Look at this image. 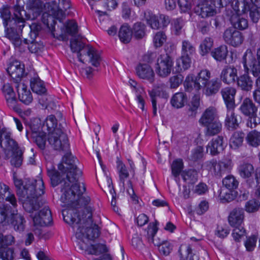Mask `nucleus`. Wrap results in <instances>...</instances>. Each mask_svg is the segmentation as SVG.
Segmentation results:
<instances>
[{
	"label": "nucleus",
	"instance_id": "nucleus-1",
	"mask_svg": "<svg viewBox=\"0 0 260 260\" xmlns=\"http://www.w3.org/2000/svg\"><path fill=\"white\" fill-rule=\"evenodd\" d=\"M77 159L71 153H67L62 157L58 169L61 173L64 183L61 188V201L67 207L62 211V215L66 211H73V217L77 216V210L83 208L90 202L88 196H83L85 191L84 183H80L78 180L82 175L81 171L77 167Z\"/></svg>",
	"mask_w": 260,
	"mask_h": 260
},
{
	"label": "nucleus",
	"instance_id": "nucleus-2",
	"mask_svg": "<svg viewBox=\"0 0 260 260\" xmlns=\"http://www.w3.org/2000/svg\"><path fill=\"white\" fill-rule=\"evenodd\" d=\"M73 212L72 210L66 211L63 213V219L66 222L72 225L76 237L78 239L80 249L85 250L87 246L85 240H93L99 236L98 226L93 224L90 207H87L83 210L82 217L80 215L73 217Z\"/></svg>",
	"mask_w": 260,
	"mask_h": 260
},
{
	"label": "nucleus",
	"instance_id": "nucleus-3",
	"mask_svg": "<svg viewBox=\"0 0 260 260\" xmlns=\"http://www.w3.org/2000/svg\"><path fill=\"white\" fill-rule=\"evenodd\" d=\"M14 184L17 188V194L23 203L24 210L32 213L40 208L38 198L45 192L44 183L42 178L38 176L33 181L26 180L23 184L21 180L15 179Z\"/></svg>",
	"mask_w": 260,
	"mask_h": 260
},
{
	"label": "nucleus",
	"instance_id": "nucleus-4",
	"mask_svg": "<svg viewBox=\"0 0 260 260\" xmlns=\"http://www.w3.org/2000/svg\"><path fill=\"white\" fill-rule=\"evenodd\" d=\"M12 9L14 14L12 19H11V12L8 8L4 7L0 10V17L3 20L6 32L8 29L12 27H18L19 30H21L25 26V20L30 18V16L26 14L24 9L23 3H20V1H17Z\"/></svg>",
	"mask_w": 260,
	"mask_h": 260
},
{
	"label": "nucleus",
	"instance_id": "nucleus-5",
	"mask_svg": "<svg viewBox=\"0 0 260 260\" xmlns=\"http://www.w3.org/2000/svg\"><path fill=\"white\" fill-rule=\"evenodd\" d=\"M81 39L80 36H75L71 39L70 47L72 51L77 53V57L81 62L84 63L88 59V61L93 66L98 67L102 60L100 53L91 46H85Z\"/></svg>",
	"mask_w": 260,
	"mask_h": 260
},
{
	"label": "nucleus",
	"instance_id": "nucleus-6",
	"mask_svg": "<svg viewBox=\"0 0 260 260\" xmlns=\"http://www.w3.org/2000/svg\"><path fill=\"white\" fill-rule=\"evenodd\" d=\"M44 7L47 9L49 13V14L47 15V21H44V23H46L47 27L54 36L55 22L53 18L59 21L65 18L67 11L71 7V0H58V3L52 1L47 3Z\"/></svg>",
	"mask_w": 260,
	"mask_h": 260
},
{
	"label": "nucleus",
	"instance_id": "nucleus-7",
	"mask_svg": "<svg viewBox=\"0 0 260 260\" xmlns=\"http://www.w3.org/2000/svg\"><path fill=\"white\" fill-rule=\"evenodd\" d=\"M33 220L34 228L32 229L35 234L40 239H47L49 236L46 233H43L41 229L39 227L51 225L52 222L51 212L48 207L45 206L42 208L38 215H31Z\"/></svg>",
	"mask_w": 260,
	"mask_h": 260
},
{
	"label": "nucleus",
	"instance_id": "nucleus-8",
	"mask_svg": "<svg viewBox=\"0 0 260 260\" xmlns=\"http://www.w3.org/2000/svg\"><path fill=\"white\" fill-rule=\"evenodd\" d=\"M210 78L211 72L207 69H203L196 77L192 74L188 75L184 82V87L189 92L192 91L193 86L199 91L210 80Z\"/></svg>",
	"mask_w": 260,
	"mask_h": 260
},
{
	"label": "nucleus",
	"instance_id": "nucleus-9",
	"mask_svg": "<svg viewBox=\"0 0 260 260\" xmlns=\"http://www.w3.org/2000/svg\"><path fill=\"white\" fill-rule=\"evenodd\" d=\"M47 140L51 147L59 152H66L69 149V139L65 129L48 134Z\"/></svg>",
	"mask_w": 260,
	"mask_h": 260
},
{
	"label": "nucleus",
	"instance_id": "nucleus-10",
	"mask_svg": "<svg viewBox=\"0 0 260 260\" xmlns=\"http://www.w3.org/2000/svg\"><path fill=\"white\" fill-rule=\"evenodd\" d=\"M235 10L239 12H249L250 17L253 22H257L260 17V0H237Z\"/></svg>",
	"mask_w": 260,
	"mask_h": 260
},
{
	"label": "nucleus",
	"instance_id": "nucleus-11",
	"mask_svg": "<svg viewBox=\"0 0 260 260\" xmlns=\"http://www.w3.org/2000/svg\"><path fill=\"white\" fill-rule=\"evenodd\" d=\"M205 167L211 174L220 177L231 170L232 162L230 159H224L218 162L216 159H212L205 163Z\"/></svg>",
	"mask_w": 260,
	"mask_h": 260
},
{
	"label": "nucleus",
	"instance_id": "nucleus-12",
	"mask_svg": "<svg viewBox=\"0 0 260 260\" xmlns=\"http://www.w3.org/2000/svg\"><path fill=\"white\" fill-rule=\"evenodd\" d=\"M173 61L168 54L159 55L155 63V71L160 77L166 78L169 76L173 69Z\"/></svg>",
	"mask_w": 260,
	"mask_h": 260
},
{
	"label": "nucleus",
	"instance_id": "nucleus-13",
	"mask_svg": "<svg viewBox=\"0 0 260 260\" xmlns=\"http://www.w3.org/2000/svg\"><path fill=\"white\" fill-rule=\"evenodd\" d=\"M242 63L244 69L247 71L248 67L251 68L253 75L254 76H260V48L257 49L256 52V59H255L251 50L246 51L242 57Z\"/></svg>",
	"mask_w": 260,
	"mask_h": 260
},
{
	"label": "nucleus",
	"instance_id": "nucleus-14",
	"mask_svg": "<svg viewBox=\"0 0 260 260\" xmlns=\"http://www.w3.org/2000/svg\"><path fill=\"white\" fill-rule=\"evenodd\" d=\"M144 17L147 24L153 29L166 27L170 22L168 16L163 14L156 15L149 11L145 13Z\"/></svg>",
	"mask_w": 260,
	"mask_h": 260
},
{
	"label": "nucleus",
	"instance_id": "nucleus-15",
	"mask_svg": "<svg viewBox=\"0 0 260 260\" xmlns=\"http://www.w3.org/2000/svg\"><path fill=\"white\" fill-rule=\"evenodd\" d=\"M22 31L19 30L18 27H12L10 29H8L6 32L7 38L12 42L16 49L20 52L25 51L26 45L28 44V39H24L23 41L20 38L18 32Z\"/></svg>",
	"mask_w": 260,
	"mask_h": 260
},
{
	"label": "nucleus",
	"instance_id": "nucleus-16",
	"mask_svg": "<svg viewBox=\"0 0 260 260\" xmlns=\"http://www.w3.org/2000/svg\"><path fill=\"white\" fill-rule=\"evenodd\" d=\"M222 38L226 44L235 47L240 45L244 40L242 33L233 27L226 29Z\"/></svg>",
	"mask_w": 260,
	"mask_h": 260
},
{
	"label": "nucleus",
	"instance_id": "nucleus-17",
	"mask_svg": "<svg viewBox=\"0 0 260 260\" xmlns=\"http://www.w3.org/2000/svg\"><path fill=\"white\" fill-rule=\"evenodd\" d=\"M137 75L141 79L152 84L155 81V72L148 63H139L136 68Z\"/></svg>",
	"mask_w": 260,
	"mask_h": 260
},
{
	"label": "nucleus",
	"instance_id": "nucleus-18",
	"mask_svg": "<svg viewBox=\"0 0 260 260\" xmlns=\"http://www.w3.org/2000/svg\"><path fill=\"white\" fill-rule=\"evenodd\" d=\"M7 72L11 78L16 81V83H18V81L24 73V64L17 60L13 61L9 64Z\"/></svg>",
	"mask_w": 260,
	"mask_h": 260
},
{
	"label": "nucleus",
	"instance_id": "nucleus-19",
	"mask_svg": "<svg viewBox=\"0 0 260 260\" xmlns=\"http://www.w3.org/2000/svg\"><path fill=\"white\" fill-rule=\"evenodd\" d=\"M16 88L20 102L25 105H29L32 101L31 93L27 86L23 82L17 83Z\"/></svg>",
	"mask_w": 260,
	"mask_h": 260
},
{
	"label": "nucleus",
	"instance_id": "nucleus-20",
	"mask_svg": "<svg viewBox=\"0 0 260 260\" xmlns=\"http://www.w3.org/2000/svg\"><path fill=\"white\" fill-rule=\"evenodd\" d=\"M6 201L9 202L14 208L17 206V201L15 194L11 192L8 186L0 182V202Z\"/></svg>",
	"mask_w": 260,
	"mask_h": 260
},
{
	"label": "nucleus",
	"instance_id": "nucleus-21",
	"mask_svg": "<svg viewBox=\"0 0 260 260\" xmlns=\"http://www.w3.org/2000/svg\"><path fill=\"white\" fill-rule=\"evenodd\" d=\"M217 119L218 115L217 109L214 107H209L203 112L199 122L203 126Z\"/></svg>",
	"mask_w": 260,
	"mask_h": 260
},
{
	"label": "nucleus",
	"instance_id": "nucleus-22",
	"mask_svg": "<svg viewBox=\"0 0 260 260\" xmlns=\"http://www.w3.org/2000/svg\"><path fill=\"white\" fill-rule=\"evenodd\" d=\"M244 219V211L243 209L236 208L230 213L228 221L232 227L242 225Z\"/></svg>",
	"mask_w": 260,
	"mask_h": 260
},
{
	"label": "nucleus",
	"instance_id": "nucleus-23",
	"mask_svg": "<svg viewBox=\"0 0 260 260\" xmlns=\"http://www.w3.org/2000/svg\"><path fill=\"white\" fill-rule=\"evenodd\" d=\"M220 79L226 84H230L235 82L237 79V69L232 66H226L221 73Z\"/></svg>",
	"mask_w": 260,
	"mask_h": 260
},
{
	"label": "nucleus",
	"instance_id": "nucleus-24",
	"mask_svg": "<svg viewBox=\"0 0 260 260\" xmlns=\"http://www.w3.org/2000/svg\"><path fill=\"white\" fill-rule=\"evenodd\" d=\"M0 146L4 149L12 151V152L20 149L16 141L11 137V133L10 131L4 134V137L0 141Z\"/></svg>",
	"mask_w": 260,
	"mask_h": 260
},
{
	"label": "nucleus",
	"instance_id": "nucleus-25",
	"mask_svg": "<svg viewBox=\"0 0 260 260\" xmlns=\"http://www.w3.org/2000/svg\"><path fill=\"white\" fill-rule=\"evenodd\" d=\"M234 9L237 13L232 15L231 18V22L233 28L235 29H239L240 30H244L248 27V23L247 20L240 15L242 12H239L235 10V5Z\"/></svg>",
	"mask_w": 260,
	"mask_h": 260
},
{
	"label": "nucleus",
	"instance_id": "nucleus-26",
	"mask_svg": "<svg viewBox=\"0 0 260 260\" xmlns=\"http://www.w3.org/2000/svg\"><path fill=\"white\" fill-rule=\"evenodd\" d=\"M167 86L164 83H158L155 84L151 90L148 91L151 100H156V96L167 99L169 97L167 91Z\"/></svg>",
	"mask_w": 260,
	"mask_h": 260
},
{
	"label": "nucleus",
	"instance_id": "nucleus-27",
	"mask_svg": "<svg viewBox=\"0 0 260 260\" xmlns=\"http://www.w3.org/2000/svg\"><path fill=\"white\" fill-rule=\"evenodd\" d=\"M2 91L8 106L14 109L17 100L12 87L9 83L5 84L2 88Z\"/></svg>",
	"mask_w": 260,
	"mask_h": 260
},
{
	"label": "nucleus",
	"instance_id": "nucleus-28",
	"mask_svg": "<svg viewBox=\"0 0 260 260\" xmlns=\"http://www.w3.org/2000/svg\"><path fill=\"white\" fill-rule=\"evenodd\" d=\"M223 138L221 136L212 139L207 147V151H209L213 155L219 153L223 150Z\"/></svg>",
	"mask_w": 260,
	"mask_h": 260
},
{
	"label": "nucleus",
	"instance_id": "nucleus-29",
	"mask_svg": "<svg viewBox=\"0 0 260 260\" xmlns=\"http://www.w3.org/2000/svg\"><path fill=\"white\" fill-rule=\"evenodd\" d=\"M179 252L180 260H199V256L193 253L191 247L189 244L181 245Z\"/></svg>",
	"mask_w": 260,
	"mask_h": 260
},
{
	"label": "nucleus",
	"instance_id": "nucleus-30",
	"mask_svg": "<svg viewBox=\"0 0 260 260\" xmlns=\"http://www.w3.org/2000/svg\"><path fill=\"white\" fill-rule=\"evenodd\" d=\"M234 108H228L226 117L224 120L225 127L229 130H234L239 126L236 116L234 110Z\"/></svg>",
	"mask_w": 260,
	"mask_h": 260
},
{
	"label": "nucleus",
	"instance_id": "nucleus-31",
	"mask_svg": "<svg viewBox=\"0 0 260 260\" xmlns=\"http://www.w3.org/2000/svg\"><path fill=\"white\" fill-rule=\"evenodd\" d=\"M236 92L235 88L230 87L224 88L221 90V93L227 108H234Z\"/></svg>",
	"mask_w": 260,
	"mask_h": 260
},
{
	"label": "nucleus",
	"instance_id": "nucleus-32",
	"mask_svg": "<svg viewBox=\"0 0 260 260\" xmlns=\"http://www.w3.org/2000/svg\"><path fill=\"white\" fill-rule=\"evenodd\" d=\"M12 215L11 224L14 230L20 233L24 232L25 228L26 220L23 216L21 214L15 213V211H13Z\"/></svg>",
	"mask_w": 260,
	"mask_h": 260
},
{
	"label": "nucleus",
	"instance_id": "nucleus-33",
	"mask_svg": "<svg viewBox=\"0 0 260 260\" xmlns=\"http://www.w3.org/2000/svg\"><path fill=\"white\" fill-rule=\"evenodd\" d=\"M45 126L48 134L56 132L58 129H65L61 123L58 124L57 120L53 115H50L47 117L43 124V127Z\"/></svg>",
	"mask_w": 260,
	"mask_h": 260
},
{
	"label": "nucleus",
	"instance_id": "nucleus-34",
	"mask_svg": "<svg viewBox=\"0 0 260 260\" xmlns=\"http://www.w3.org/2000/svg\"><path fill=\"white\" fill-rule=\"evenodd\" d=\"M208 3L200 4L196 8V12L203 18L213 16L215 13L214 7Z\"/></svg>",
	"mask_w": 260,
	"mask_h": 260
},
{
	"label": "nucleus",
	"instance_id": "nucleus-35",
	"mask_svg": "<svg viewBox=\"0 0 260 260\" xmlns=\"http://www.w3.org/2000/svg\"><path fill=\"white\" fill-rule=\"evenodd\" d=\"M205 127V134L207 136H213L218 134L222 129V124L219 119L203 125Z\"/></svg>",
	"mask_w": 260,
	"mask_h": 260
},
{
	"label": "nucleus",
	"instance_id": "nucleus-36",
	"mask_svg": "<svg viewBox=\"0 0 260 260\" xmlns=\"http://www.w3.org/2000/svg\"><path fill=\"white\" fill-rule=\"evenodd\" d=\"M205 93L207 96L214 95L218 92L221 87V83L218 79H213L209 80L203 87Z\"/></svg>",
	"mask_w": 260,
	"mask_h": 260
},
{
	"label": "nucleus",
	"instance_id": "nucleus-37",
	"mask_svg": "<svg viewBox=\"0 0 260 260\" xmlns=\"http://www.w3.org/2000/svg\"><path fill=\"white\" fill-rule=\"evenodd\" d=\"M187 101V96L182 92L175 93L171 99V104L174 108L180 109L183 107Z\"/></svg>",
	"mask_w": 260,
	"mask_h": 260
},
{
	"label": "nucleus",
	"instance_id": "nucleus-38",
	"mask_svg": "<svg viewBox=\"0 0 260 260\" xmlns=\"http://www.w3.org/2000/svg\"><path fill=\"white\" fill-rule=\"evenodd\" d=\"M30 85L32 90L39 94H42L46 92L44 82L37 75H35L30 81Z\"/></svg>",
	"mask_w": 260,
	"mask_h": 260
},
{
	"label": "nucleus",
	"instance_id": "nucleus-39",
	"mask_svg": "<svg viewBox=\"0 0 260 260\" xmlns=\"http://www.w3.org/2000/svg\"><path fill=\"white\" fill-rule=\"evenodd\" d=\"M245 135L241 131H236L233 133L230 140V145L233 149H236L241 147L243 142Z\"/></svg>",
	"mask_w": 260,
	"mask_h": 260
},
{
	"label": "nucleus",
	"instance_id": "nucleus-40",
	"mask_svg": "<svg viewBox=\"0 0 260 260\" xmlns=\"http://www.w3.org/2000/svg\"><path fill=\"white\" fill-rule=\"evenodd\" d=\"M228 54V47L223 45L214 49L211 52V56L217 61H221L226 59Z\"/></svg>",
	"mask_w": 260,
	"mask_h": 260
},
{
	"label": "nucleus",
	"instance_id": "nucleus-41",
	"mask_svg": "<svg viewBox=\"0 0 260 260\" xmlns=\"http://www.w3.org/2000/svg\"><path fill=\"white\" fill-rule=\"evenodd\" d=\"M106 181L107 182L103 184V186L105 188V191H108L109 192L110 195L112 196V200H111V206L113 207V210L115 212H118V208L116 206V194L115 190L113 188V186L112 185V180L111 178H109L108 176H106Z\"/></svg>",
	"mask_w": 260,
	"mask_h": 260
},
{
	"label": "nucleus",
	"instance_id": "nucleus-42",
	"mask_svg": "<svg viewBox=\"0 0 260 260\" xmlns=\"http://www.w3.org/2000/svg\"><path fill=\"white\" fill-rule=\"evenodd\" d=\"M247 144L253 147H257L260 145V132L253 130L249 132L246 137Z\"/></svg>",
	"mask_w": 260,
	"mask_h": 260
},
{
	"label": "nucleus",
	"instance_id": "nucleus-43",
	"mask_svg": "<svg viewBox=\"0 0 260 260\" xmlns=\"http://www.w3.org/2000/svg\"><path fill=\"white\" fill-rule=\"evenodd\" d=\"M132 35V30L127 24H123L121 26L118 36L122 42L123 43H128L131 40Z\"/></svg>",
	"mask_w": 260,
	"mask_h": 260
},
{
	"label": "nucleus",
	"instance_id": "nucleus-44",
	"mask_svg": "<svg viewBox=\"0 0 260 260\" xmlns=\"http://www.w3.org/2000/svg\"><path fill=\"white\" fill-rule=\"evenodd\" d=\"M245 71V73L238 79V84L242 89L249 90L252 87V81L247 74L248 71Z\"/></svg>",
	"mask_w": 260,
	"mask_h": 260
},
{
	"label": "nucleus",
	"instance_id": "nucleus-45",
	"mask_svg": "<svg viewBox=\"0 0 260 260\" xmlns=\"http://www.w3.org/2000/svg\"><path fill=\"white\" fill-rule=\"evenodd\" d=\"M239 172L240 176L242 178H248L253 174L254 167L250 164H243L239 167Z\"/></svg>",
	"mask_w": 260,
	"mask_h": 260
},
{
	"label": "nucleus",
	"instance_id": "nucleus-46",
	"mask_svg": "<svg viewBox=\"0 0 260 260\" xmlns=\"http://www.w3.org/2000/svg\"><path fill=\"white\" fill-rule=\"evenodd\" d=\"M27 48L32 53L39 54L44 49V45L41 41H36L35 39H28Z\"/></svg>",
	"mask_w": 260,
	"mask_h": 260
},
{
	"label": "nucleus",
	"instance_id": "nucleus-47",
	"mask_svg": "<svg viewBox=\"0 0 260 260\" xmlns=\"http://www.w3.org/2000/svg\"><path fill=\"white\" fill-rule=\"evenodd\" d=\"M132 32L137 39H142L146 35L145 25L141 22H137L134 25Z\"/></svg>",
	"mask_w": 260,
	"mask_h": 260
},
{
	"label": "nucleus",
	"instance_id": "nucleus-48",
	"mask_svg": "<svg viewBox=\"0 0 260 260\" xmlns=\"http://www.w3.org/2000/svg\"><path fill=\"white\" fill-rule=\"evenodd\" d=\"M200 96L195 95L193 96L189 105L188 112L189 116L194 117L197 113V110L200 106Z\"/></svg>",
	"mask_w": 260,
	"mask_h": 260
},
{
	"label": "nucleus",
	"instance_id": "nucleus-49",
	"mask_svg": "<svg viewBox=\"0 0 260 260\" xmlns=\"http://www.w3.org/2000/svg\"><path fill=\"white\" fill-rule=\"evenodd\" d=\"M155 245L158 247L159 252L165 256L170 254L173 249V245L167 241L161 242H155Z\"/></svg>",
	"mask_w": 260,
	"mask_h": 260
},
{
	"label": "nucleus",
	"instance_id": "nucleus-50",
	"mask_svg": "<svg viewBox=\"0 0 260 260\" xmlns=\"http://www.w3.org/2000/svg\"><path fill=\"white\" fill-rule=\"evenodd\" d=\"M196 48L188 40H183L181 45V54L192 55L195 53Z\"/></svg>",
	"mask_w": 260,
	"mask_h": 260
},
{
	"label": "nucleus",
	"instance_id": "nucleus-51",
	"mask_svg": "<svg viewBox=\"0 0 260 260\" xmlns=\"http://www.w3.org/2000/svg\"><path fill=\"white\" fill-rule=\"evenodd\" d=\"M157 231L156 227V222L155 223H150L148 227L147 236L149 242H152L155 245V242H162L159 239H154L153 237Z\"/></svg>",
	"mask_w": 260,
	"mask_h": 260
},
{
	"label": "nucleus",
	"instance_id": "nucleus-52",
	"mask_svg": "<svg viewBox=\"0 0 260 260\" xmlns=\"http://www.w3.org/2000/svg\"><path fill=\"white\" fill-rule=\"evenodd\" d=\"M22 154V150L20 149L13 152L10 160L11 164L15 167L21 166L23 161Z\"/></svg>",
	"mask_w": 260,
	"mask_h": 260
},
{
	"label": "nucleus",
	"instance_id": "nucleus-53",
	"mask_svg": "<svg viewBox=\"0 0 260 260\" xmlns=\"http://www.w3.org/2000/svg\"><path fill=\"white\" fill-rule=\"evenodd\" d=\"M222 184L228 190H233L238 187V182L233 175H228L223 179Z\"/></svg>",
	"mask_w": 260,
	"mask_h": 260
},
{
	"label": "nucleus",
	"instance_id": "nucleus-54",
	"mask_svg": "<svg viewBox=\"0 0 260 260\" xmlns=\"http://www.w3.org/2000/svg\"><path fill=\"white\" fill-rule=\"evenodd\" d=\"M167 36L164 31L157 32L153 38V43L155 48L161 47L166 41Z\"/></svg>",
	"mask_w": 260,
	"mask_h": 260
},
{
	"label": "nucleus",
	"instance_id": "nucleus-55",
	"mask_svg": "<svg viewBox=\"0 0 260 260\" xmlns=\"http://www.w3.org/2000/svg\"><path fill=\"white\" fill-rule=\"evenodd\" d=\"M26 6L29 9L38 14L42 11L43 5L40 0H27Z\"/></svg>",
	"mask_w": 260,
	"mask_h": 260
},
{
	"label": "nucleus",
	"instance_id": "nucleus-56",
	"mask_svg": "<svg viewBox=\"0 0 260 260\" xmlns=\"http://www.w3.org/2000/svg\"><path fill=\"white\" fill-rule=\"evenodd\" d=\"M117 168L118 171L120 181L124 185V180L128 178L129 173L126 168L125 165L119 159L117 160Z\"/></svg>",
	"mask_w": 260,
	"mask_h": 260
},
{
	"label": "nucleus",
	"instance_id": "nucleus-57",
	"mask_svg": "<svg viewBox=\"0 0 260 260\" xmlns=\"http://www.w3.org/2000/svg\"><path fill=\"white\" fill-rule=\"evenodd\" d=\"M213 41L212 38L210 37L205 38L200 46V48L202 55L208 53L213 46Z\"/></svg>",
	"mask_w": 260,
	"mask_h": 260
},
{
	"label": "nucleus",
	"instance_id": "nucleus-58",
	"mask_svg": "<svg viewBox=\"0 0 260 260\" xmlns=\"http://www.w3.org/2000/svg\"><path fill=\"white\" fill-rule=\"evenodd\" d=\"M29 127L31 131L32 135H35V133L39 134L43 132V128H44L42 126L41 121L39 118H34L32 119L29 123Z\"/></svg>",
	"mask_w": 260,
	"mask_h": 260
},
{
	"label": "nucleus",
	"instance_id": "nucleus-59",
	"mask_svg": "<svg viewBox=\"0 0 260 260\" xmlns=\"http://www.w3.org/2000/svg\"><path fill=\"white\" fill-rule=\"evenodd\" d=\"M232 190H226L224 189H221L219 194V198L222 203L230 202L235 199V195L233 194Z\"/></svg>",
	"mask_w": 260,
	"mask_h": 260
},
{
	"label": "nucleus",
	"instance_id": "nucleus-60",
	"mask_svg": "<svg viewBox=\"0 0 260 260\" xmlns=\"http://www.w3.org/2000/svg\"><path fill=\"white\" fill-rule=\"evenodd\" d=\"M181 175L183 180L187 181L188 183L193 184L198 179V174L196 171L193 170H189L186 172H183Z\"/></svg>",
	"mask_w": 260,
	"mask_h": 260
},
{
	"label": "nucleus",
	"instance_id": "nucleus-61",
	"mask_svg": "<svg viewBox=\"0 0 260 260\" xmlns=\"http://www.w3.org/2000/svg\"><path fill=\"white\" fill-rule=\"evenodd\" d=\"M32 137L40 149H44L45 148L46 138L45 134L44 132L39 134L35 133V135H32Z\"/></svg>",
	"mask_w": 260,
	"mask_h": 260
},
{
	"label": "nucleus",
	"instance_id": "nucleus-62",
	"mask_svg": "<svg viewBox=\"0 0 260 260\" xmlns=\"http://www.w3.org/2000/svg\"><path fill=\"white\" fill-rule=\"evenodd\" d=\"M234 228L232 232L233 237L236 241L239 242L245 236L246 231L242 225L234 226Z\"/></svg>",
	"mask_w": 260,
	"mask_h": 260
},
{
	"label": "nucleus",
	"instance_id": "nucleus-63",
	"mask_svg": "<svg viewBox=\"0 0 260 260\" xmlns=\"http://www.w3.org/2000/svg\"><path fill=\"white\" fill-rule=\"evenodd\" d=\"M203 156V148L202 146H198L193 149L190 154L188 156V158L192 161H197L201 159Z\"/></svg>",
	"mask_w": 260,
	"mask_h": 260
},
{
	"label": "nucleus",
	"instance_id": "nucleus-64",
	"mask_svg": "<svg viewBox=\"0 0 260 260\" xmlns=\"http://www.w3.org/2000/svg\"><path fill=\"white\" fill-rule=\"evenodd\" d=\"M245 210L247 212L251 213L257 211L260 207V203L255 199L249 200L245 204Z\"/></svg>",
	"mask_w": 260,
	"mask_h": 260
}]
</instances>
